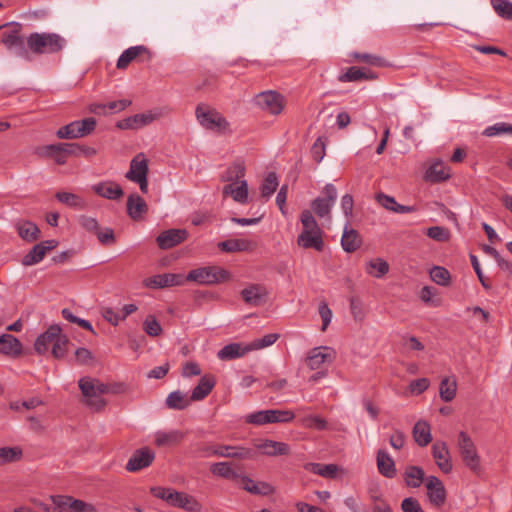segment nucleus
Returning <instances> with one entry per match:
<instances>
[{
  "label": "nucleus",
  "instance_id": "2eb2a0df",
  "mask_svg": "<svg viewBox=\"0 0 512 512\" xmlns=\"http://www.w3.org/2000/svg\"><path fill=\"white\" fill-rule=\"evenodd\" d=\"M432 455L438 468L444 473L452 471L450 452L446 442L435 441L432 445Z\"/></svg>",
  "mask_w": 512,
  "mask_h": 512
},
{
  "label": "nucleus",
  "instance_id": "b1692460",
  "mask_svg": "<svg viewBox=\"0 0 512 512\" xmlns=\"http://www.w3.org/2000/svg\"><path fill=\"white\" fill-rule=\"evenodd\" d=\"M92 190L99 196L116 200L123 196L124 192L122 187L113 181H103L92 186Z\"/></svg>",
  "mask_w": 512,
  "mask_h": 512
},
{
  "label": "nucleus",
  "instance_id": "f257e3e1",
  "mask_svg": "<svg viewBox=\"0 0 512 512\" xmlns=\"http://www.w3.org/2000/svg\"><path fill=\"white\" fill-rule=\"evenodd\" d=\"M28 60L32 55L57 54L61 52L67 41L57 33L33 32L26 37Z\"/></svg>",
  "mask_w": 512,
  "mask_h": 512
},
{
  "label": "nucleus",
  "instance_id": "4d7b16f0",
  "mask_svg": "<svg viewBox=\"0 0 512 512\" xmlns=\"http://www.w3.org/2000/svg\"><path fill=\"white\" fill-rule=\"evenodd\" d=\"M429 274L431 280L435 282L437 285L448 286L450 283V272L444 267L434 266L433 268H431Z\"/></svg>",
  "mask_w": 512,
  "mask_h": 512
},
{
  "label": "nucleus",
  "instance_id": "6e6d98bb",
  "mask_svg": "<svg viewBox=\"0 0 512 512\" xmlns=\"http://www.w3.org/2000/svg\"><path fill=\"white\" fill-rule=\"evenodd\" d=\"M490 2L499 17L512 21V2L509 0H491Z\"/></svg>",
  "mask_w": 512,
  "mask_h": 512
},
{
  "label": "nucleus",
  "instance_id": "8fccbe9b",
  "mask_svg": "<svg viewBox=\"0 0 512 512\" xmlns=\"http://www.w3.org/2000/svg\"><path fill=\"white\" fill-rule=\"evenodd\" d=\"M23 451L19 446L0 447V466L19 461Z\"/></svg>",
  "mask_w": 512,
  "mask_h": 512
},
{
  "label": "nucleus",
  "instance_id": "ddd939ff",
  "mask_svg": "<svg viewBox=\"0 0 512 512\" xmlns=\"http://www.w3.org/2000/svg\"><path fill=\"white\" fill-rule=\"evenodd\" d=\"M186 276L183 274L164 273L152 276L144 281L145 286L151 288H166L183 285Z\"/></svg>",
  "mask_w": 512,
  "mask_h": 512
},
{
  "label": "nucleus",
  "instance_id": "774afa93",
  "mask_svg": "<svg viewBox=\"0 0 512 512\" xmlns=\"http://www.w3.org/2000/svg\"><path fill=\"white\" fill-rule=\"evenodd\" d=\"M75 360L80 365H89L93 363L94 356L87 348L80 347L75 351Z\"/></svg>",
  "mask_w": 512,
  "mask_h": 512
},
{
  "label": "nucleus",
  "instance_id": "a18cd8bd",
  "mask_svg": "<svg viewBox=\"0 0 512 512\" xmlns=\"http://www.w3.org/2000/svg\"><path fill=\"white\" fill-rule=\"evenodd\" d=\"M210 472L224 479H238L240 475L233 469L230 462H216L210 465Z\"/></svg>",
  "mask_w": 512,
  "mask_h": 512
},
{
  "label": "nucleus",
  "instance_id": "473e14b6",
  "mask_svg": "<svg viewBox=\"0 0 512 512\" xmlns=\"http://www.w3.org/2000/svg\"><path fill=\"white\" fill-rule=\"evenodd\" d=\"M450 178V169L442 161L434 162L425 172V180L439 183Z\"/></svg>",
  "mask_w": 512,
  "mask_h": 512
},
{
  "label": "nucleus",
  "instance_id": "1a4fd4ad",
  "mask_svg": "<svg viewBox=\"0 0 512 512\" xmlns=\"http://www.w3.org/2000/svg\"><path fill=\"white\" fill-rule=\"evenodd\" d=\"M458 447L465 465L473 472L481 471L480 456L470 436L461 431L458 436Z\"/></svg>",
  "mask_w": 512,
  "mask_h": 512
},
{
  "label": "nucleus",
  "instance_id": "e433bc0d",
  "mask_svg": "<svg viewBox=\"0 0 512 512\" xmlns=\"http://www.w3.org/2000/svg\"><path fill=\"white\" fill-rule=\"evenodd\" d=\"M297 243L303 248H313L317 252H323L324 243L322 233H309L302 231L298 236Z\"/></svg>",
  "mask_w": 512,
  "mask_h": 512
},
{
  "label": "nucleus",
  "instance_id": "c85d7f7f",
  "mask_svg": "<svg viewBox=\"0 0 512 512\" xmlns=\"http://www.w3.org/2000/svg\"><path fill=\"white\" fill-rule=\"evenodd\" d=\"M21 342L11 334L0 336V353L8 357H18L22 353Z\"/></svg>",
  "mask_w": 512,
  "mask_h": 512
},
{
  "label": "nucleus",
  "instance_id": "680f3d73",
  "mask_svg": "<svg viewBox=\"0 0 512 512\" xmlns=\"http://www.w3.org/2000/svg\"><path fill=\"white\" fill-rule=\"evenodd\" d=\"M279 339V334L271 333L263 336L262 338L255 339L249 343L250 352L254 350L263 349L273 345Z\"/></svg>",
  "mask_w": 512,
  "mask_h": 512
},
{
  "label": "nucleus",
  "instance_id": "4468645a",
  "mask_svg": "<svg viewBox=\"0 0 512 512\" xmlns=\"http://www.w3.org/2000/svg\"><path fill=\"white\" fill-rule=\"evenodd\" d=\"M155 458V454L149 448L136 450L126 464V469L130 472H136L150 466Z\"/></svg>",
  "mask_w": 512,
  "mask_h": 512
},
{
  "label": "nucleus",
  "instance_id": "412c9836",
  "mask_svg": "<svg viewBox=\"0 0 512 512\" xmlns=\"http://www.w3.org/2000/svg\"><path fill=\"white\" fill-rule=\"evenodd\" d=\"M218 247L224 253L256 252V243L247 239H229L218 243Z\"/></svg>",
  "mask_w": 512,
  "mask_h": 512
},
{
  "label": "nucleus",
  "instance_id": "72a5a7b5",
  "mask_svg": "<svg viewBox=\"0 0 512 512\" xmlns=\"http://www.w3.org/2000/svg\"><path fill=\"white\" fill-rule=\"evenodd\" d=\"M18 235L27 242H34L40 237L38 226L28 220H19L15 223Z\"/></svg>",
  "mask_w": 512,
  "mask_h": 512
},
{
  "label": "nucleus",
  "instance_id": "bb28decb",
  "mask_svg": "<svg viewBox=\"0 0 512 512\" xmlns=\"http://www.w3.org/2000/svg\"><path fill=\"white\" fill-rule=\"evenodd\" d=\"M377 74L368 68L352 66L338 77L340 82H356L361 80H375Z\"/></svg>",
  "mask_w": 512,
  "mask_h": 512
},
{
  "label": "nucleus",
  "instance_id": "393cba45",
  "mask_svg": "<svg viewBox=\"0 0 512 512\" xmlns=\"http://www.w3.org/2000/svg\"><path fill=\"white\" fill-rule=\"evenodd\" d=\"M61 332L58 325H51L44 333L40 334L34 343V349L38 354H45L49 351L55 337Z\"/></svg>",
  "mask_w": 512,
  "mask_h": 512
},
{
  "label": "nucleus",
  "instance_id": "338daca9",
  "mask_svg": "<svg viewBox=\"0 0 512 512\" xmlns=\"http://www.w3.org/2000/svg\"><path fill=\"white\" fill-rule=\"evenodd\" d=\"M325 142L321 137L317 138L311 147L312 158L317 162H321L325 156Z\"/></svg>",
  "mask_w": 512,
  "mask_h": 512
},
{
  "label": "nucleus",
  "instance_id": "37998d69",
  "mask_svg": "<svg viewBox=\"0 0 512 512\" xmlns=\"http://www.w3.org/2000/svg\"><path fill=\"white\" fill-rule=\"evenodd\" d=\"M419 299L426 305L431 307H439L442 305V298L436 289L433 286H424L419 291Z\"/></svg>",
  "mask_w": 512,
  "mask_h": 512
},
{
  "label": "nucleus",
  "instance_id": "a211bd4d",
  "mask_svg": "<svg viewBox=\"0 0 512 512\" xmlns=\"http://www.w3.org/2000/svg\"><path fill=\"white\" fill-rule=\"evenodd\" d=\"M187 236L185 229H169L163 231L156 238V242L161 249H170L186 240Z\"/></svg>",
  "mask_w": 512,
  "mask_h": 512
},
{
  "label": "nucleus",
  "instance_id": "c03bdc74",
  "mask_svg": "<svg viewBox=\"0 0 512 512\" xmlns=\"http://www.w3.org/2000/svg\"><path fill=\"white\" fill-rule=\"evenodd\" d=\"M424 480V470L415 465L407 466L404 472V481L408 487L418 488Z\"/></svg>",
  "mask_w": 512,
  "mask_h": 512
},
{
  "label": "nucleus",
  "instance_id": "423d86ee",
  "mask_svg": "<svg viewBox=\"0 0 512 512\" xmlns=\"http://www.w3.org/2000/svg\"><path fill=\"white\" fill-rule=\"evenodd\" d=\"M201 457H224L235 459H254L256 453L250 448L231 445H203L199 448Z\"/></svg>",
  "mask_w": 512,
  "mask_h": 512
},
{
  "label": "nucleus",
  "instance_id": "20e7f679",
  "mask_svg": "<svg viewBox=\"0 0 512 512\" xmlns=\"http://www.w3.org/2000/svg\"><path fill=\"white\" fill-rule=\"evenodd\" d=\"M231 279V273L219 266L199 267L191 270L186 276V281L209 286L226 283Z\"/></svg>",
  "mask_w": 512,
  "mask_h": 512
},
{
  "label": "nucleus",
  "instance_id": "a878e982",
  "mask_svg": "<svg viewBox=\"0 0 512 512\" xmlns=\"http://www.w3.org/2000/svg\"><path fill=\"white\" fill-rule=\"evenodd\" d=\"M173 507L183 509L187 512H201V503L192 495L176 491L172 502Z\"/></svg>",
  "mask_w": 512,
  "mask_h": 512
},
{
  "label": "nucleus",
  "instance_id": "13d9d810",
  "mask_svg": "<svg viewBox=\"0 0 512 512\" xmlns=\"http://www.w3.org/2000/svg\"><path fill=\"white\" fill-rule=\"evenodd\" d=\"M69 343L68 338L65 335H62L61 332L52 342L51 354L54 358L60 359L63 358L67 351V345Z\"/></svg>",
  "mask_w": 512,
  "mask_h": 512
},
{
  "label": "nucleus",
  "instance_id": "f8f14e48",
  "mask_svg": "<svg viewBox=\"0 0 512 512\" xmlns=\"http://www.w3.org/2000/svg\"><path fill=\"white\" fill-rule=\"evenodd\" d=\"M426 488L430 503L441 507L446 501V490L442 481L436 476H429L426 478Z\"/></svg>",
  "mask_w": 512,
  "mask_h": 512
},
{
  "label": "nucleus",
  "instance_id": "4be33fe9",
  "mask_svg": "<svg viewBox=\"0 0 512 512\" xmlns=\"http://www.w3.org/2000/svg\"><path fill=\"white\" fill-rule=\"evenodd\" d=\"M146 55L147 60L151 59V53L146 46L138 45L126 49L117 60L118 69H126L128 65L138 57Z\"/></svg>",
  "mask_w": 512,
  "mask_h": 512
},
{
  "label": "nucleus",
  "instance_id": "052dcab7",
  "mask_svg": "<svg viewBox=\"0 0 512 512\" xmlns=\"http://www.w3.org/2000/svg\"><path fill=\"white\" fill-rule=\"evenodd\" d=\"M501 134H509L512 135V124L506 122H499L492 126L487 127L483 131V135L487 137H494Z\"/></svg>",
  "mask_w": 512,
  "mask_h": 512
},
{
  "label": "nucleus",
  "instance_id": "5fc2aeb1",
  "mask_svg": "<svg viewBox=\"0 0 512 512\" xmlns=\"http://www.w3.org/2000/svg\"><path fill=\"white\" fill-rule=\"evenodd\" d=\"M352 57L354 58V60H356L358 62L366 63V64H369L372 66H376V67L388 66L387 61L384 58L377 56V55H373V54H369V53L354 52L352 54Z\"/></svg>",
  "mask_w": 512,
  "mask_h": 512
},
{
  "label": "nucleus",
  "instance_id": "0e129e2a",
  "mask_svg": "<svg viewBox=\"0 0 512 512\" xmlns=\"http://www.w3.org/2000/svg\"><path fill=\"white\" fill-rule=\"evenodd\" d=\"M143 330L151 337H157L162 333V327L155 316L148 315L143 322Z\"/></svg>",
  "mask_w": 512,
  "mask_h": 512
},
{
  "label": "nucleus",
  "instance_id": "69168bd1",
  "mask_svg": "<svg viewBox=\"0 0 512 512\" xmlns=\"http://www.w3.org/2000/svg\"><path fill=\"white\" fill-rule=\"evenodd\" d=\"M150 492L155 496L156 498H159L161 500L166 501L170 505H172L173 499H174V493L176 490L172 488H164L160 486L152 487L150 489Z\"/></svg>",
  "mask_w": 512,
  "mask_h": 512
},
{
  "label": "nucleus",
  "instance_id": "49530a36",
  "mask_svg": "<svg viewBox=\"0 0 512 512\" xmlns=\"http://www.w3.org/2000/svg\"><path fill=\"white\" fill-rule=\"evenodd\" d=\"M389 271V264L383 258H370L366 263V272L375 278H381Z\"/></svg>",
  "mask_w": 512,
  "mask_h": 512
},
{
  "label": "nucleus",
  "instance_id": "bf43d9fd",
  "mask_svg": "<svg viewBox=\"0 0 512 512\" xmlns=\"http://www.w3.org/2000/svg\"><path fill=\"white\" fill-rule=\"evenodd\" d=\"M300 220L303 225V231H308L309 233H322L310 210H304L301 213Z\"/></svg>",
  "mask_w": 512,
  "mask_h": 512
},
{
  "label": "nucleus",
  "instance_id": "4c0bfd02",
  "mask_svg": "<svg viewBox=\"0 0 512 512\" xmlns=\"http://www.w3.org/2000/svg\"><path fill=\"white\" fill-rule=\"evenodd\" d=\"M412 435L415 442L420 447L427 446L432 440L430 425L423 420H419L415 423L412 430Z\"/></svg>",
  "mask_w": 512,
  "mask_h": 512
},
{
  "label": "nucleus",
  "instance_id": "39448f33",
  "mask_svg": "<svg viewBox=\"0 0 512 512\" xmlns=\"http://www.w3.org/2000/svg\"><path fill=\"white\" fill-rule=\"evenodd\" d=\"M195 116L199 124L206 130L218 133L230 132V123L216 109L206 104H198L195 109Z\"/></svg>",
  "mask_w": 512,
  "mask_h": 512
},
{
  "label": "nucleus",
  "instance_id": "7ed1b4c3",
  "mask_svg": "<svg viewBox=\"0 0 512 512\" xmlns=\"http://www.w3.org/2000/svg\"><path fill=\"white\" fill-rule=\"evenodd\" d=\"M79 388L85 398V403L91 409L99 411L105 407L106 401L102 396L108 394V384L95 378L83 377L79 380Z\"/></svg>",
  "mask_w": 512,
  "mask_h": 512
},
{
  "label": "nucleus",
  "instance_id": "09e8293b",
  "mask_svg": "<svg viewBox=\"0 0 512 512\" xmlns=\"http://www.w3.org/2000/svg\"><path fill=\"white\" fill-rule=\"evenodd\" d=\"M457 383L454 378H444L439 387V394L443 401L450 402L456 396Z\"/></svg>",
  "mask_w": 512,
  "mask_h": 512
},
{
  "label": "nucleus",
  "instance_id": "7c9ffc66",
  "mask_svg": "<svg viewBox=\"0 0 512 512\" xmlns=\"http://www.w3.org/2000/svg\"><path fill=\"white\" fill-rule=\"evenodd\" d=\"M216 380L211 375H204L199 383L194 387L191 393V400L193 401H201L206 398L210 392L215 387Z\"/></svg>",
  "mask_w": 512,
  "mask_h": 512
},
{
  "label": "nucleus",
  "instance_id": "a19ab883",
  "mask_svg": "<svg viewBox=\"0 0 512 512\" xmlns=\"http://www.w3.org/2000/svg\"><path fill=\"white\" fill-rule=\"evenodd\" d=\"M341 245L345 252L353 253L360 247L361 237L356 230L345 227L341 239Z\"/></svg>",
  "mask_w": 512,
  "mask_h": 512
},
{
  "label": "nucleus",
  "instance_id": "3c124183",
  "mask_svg": "<svg viewBox=\"0 0 512 512\" xmlns=\"http://www.w3.org/2000/svg\"><path fill=\"white\" fill-rule=\"evenodd\" d=\"M183 437L184 435L180 431L158 432L155 437V443L157 446L177 444Z\"/></svg>",
  "mask_w": 512,
  "mask_h": 512
},
{
  "label": "nucleus",
  "instance_id": "9b49d317",
  "mask_svg": "<svg viewBox=\"0 0 512 512\" xmlns=\"http://www.w3.org/2000/svg\"><path fill=\"white\" fill-rule=\"evenodd\" d=\"M51 499L58 507H67V510H60L59 512H98L94 505L70 496L57 495L51 496Z\"/></svg>",
  "mask_w": 512,
  "mask_h": 512
},
{
  "label": "nucleus",
  "instance_id": "dca6fc26",
  "mask_svg": "<svg viewBox=\"0 0 512 512\" xmlns=\"http://www.w3.org/2000/svg\"><path fill=\"white\" fill-rule=\"evenodd\" d=\"M333 354V351L328 347H315L310 350L305 361L311 370H317L325 363L332 362Z\"/></svg>",
  "mask_w": 512,
  "mask_h": 512
},
{
  "label": "nucleus",
  "instance_id": "5701e85b",
  "mask_svg": "<svg viewBox=\"0 0 512 512\" xmlns=\"http://www.w3.org/2000/svg\"><path fill=\"white\" fill-rule=\"evenodd\" d=\"M243 300L252 306H260L266 301L267 291L264 286L252 284L241 291Z\"/></svg>",
  "mask_w": 512,
  "mask_h": 512
},
{
  "label": "nucleus",
  "instance_id": "6e6552de",
  "mask_svg": "<svg viewBox=\"0 0 512 512\" xmlns=\"http://www.w3.org/2000/svg\"><path fill=\"white\" fill-rule=\"evenodd\" d=\"M254 102L258 108L271 115H279L286 106L285 97L277 91L267 90L258 93Z\"/></svg>",
  "mask_w": 512,
  "mask_h": 512
},
{
  "label": "nucleus",
  "instance_id": "2f4dec72",
  "mask_svg": "<svg viewBox=\"0 0 512 512\" xmlns=\"http://www.w3.org/2000/svg\"><path fill=\"white\" fill-rule=\"evenodd\" d=\"M377 468L379 473L386 478H394L397 474L394 460L385 450L377 452Z\"/></svg>",
  "mask_w": 512,
  "mask_h": 512
},
{
  "label": "nucleus",
  "instance_id": "de8ad7c7",
  "mask_svg": "<svg viewBox=\"0 0 512 512\" xmlns=\"http://www.w3.org/2000/svg\"><path fill=\"white\" fill-rule=\"evenodd\" d=\"M305 469L322 477L333 478L336 476L338 466L335 464L308 463Z\"/></svg>",
  "mask_w": 512,
  "mask_h": 512
},
{
  "label": "nucleus",
  "instance_id": "c756f323",
  "mask_svg": "<svg viewBox=\"0 0 512 512\" xmlns=\"http://www.w3.org/2000/svg\"><path fill=\"white\" fill-rule=\"evenodd\" d=\"M245 174L246 167L244 165V162L235 161L226 168V170L222 173L220 179L223 182H227V184H237L245 180Z\"/></svg>",
  "mask_w": 512,
  "mask_h": 512
},
{
  "label": "nucleus",
  "instance_id": "0eeeda50",
  "mask_svg": "<svg viewBox=\"0 0 512 512\" xmlns=\"http://www.w3.org/2000/svg\"><path fill=\"white\" fill-rule=\"evenodd\" d=\"M97 126V121L93 117H88L82 120L72 121L69 124L62 126L56 132L59 139H78L86 137L93 133Z\"/></svg>",
  "mask_w": 512,
  "mask_h": 512
},
{
  "label": "nucleus",
  "instance_id": "603ef678",
  "mask_svg": "<svg viewBox=\"0 0 512 512\" xmlns=\"http://www.w3.org/2000/svg\"><path fill=\"white\" fill-rule=\"evenodd\" d=\"M267 421L270 423H288L295 417L294 413L290 410H266Z\"/></svg>",
  "mask_w": 512,
  "mask_h": 512
},
{
  "label": "nucleus",
  "instance_id": "6ab92c4d",
  "mask_svg": "<svg viewBox=\"0 0 512 512\" xmlns=\"http://www.w3.org/2000/svg\"><path fill=\"white\" fill-rule=\"evenodd\" d=\"M148 159L144 153H138L130 162V168L125 174V178L135 181L148 175Z\"/></svg>",
  "mask_w": 512,
  "mask_h": 512
},
{
  "label": "nucleus",
  "instance_id": "58836bf2",
  "mask_svg": "<svg viewBox=\"0 0 512 512\" xmlns=\"http://www.w3.org/2000/svg\"><path fill=\"white\" fill-rule=\"evenodd\" d=\"M55 198L60 203L73 209L83 210L87 207V202L81 196L71 192L58 191L55 194Z\"/></svg>",
  "mask_w": 512,
  "mask_h": 512
},
{
  "label": "nucleus",
  "instance_id": "aec40b11",
  "mask_svg": "<svg viewBox=\"0 0 512 512\" xmlns=\"http://www.w3.org/2000/svg\"><path fill=\"white\" fill-rule=\"evenodd\" d=\"M127 214L135 221L142 220L148 212V205L137 193H132L127 199Z\"/></svg>",
  "mask_w": 512,
  "mask_h": 512
},
{
  "label": "nucleus",
  "instance_id": "e2e57ef3",
  "mask_svg": "<svg viewBox=\"0 0 512 512\" xmlns=\"http://www.w3.org/2000/svg\"><path fill=\"white\" fill-rule=\"evenodd\" d=\"M58 245L56 240L42 241L33 246L26 256H45V254Z\"/></svg>",
  "mask_w": 512,
  "mask_h": 512
},
{
  "label": "nucleus",
  "instance_id": "f03ea898",
  "mask_svg": "<svg viewBox=\"0 0 512 512\" xmlns=\"http://www.w3.org/2000/svg\"><path fill=\"white\" fill-rule=\"evenodd\" d=\"M1 43L17 57L28 60V45L23 35V25L19 22H8L0 26Z\"/></svg>",
  "mask_w": 512,
  "mask_h": 512
},
{
  "label": "nucleus",
  "instance_id": "f704fd0d",
  "mask_svg": "<svg viewBox=\"0 0 512 512\" xmlns=\"http://www.w3.org/2000/svg\"><path fill=\"white\" fill-rule=\"evenodd\" d=\"M243 483V489L255 495H270L274 492V487L267 482H255L250 477L243 475L239 477Z\"/></svg>",
  "mask_w": 512,
  "mask_h": 512
},
{
  "label": "nucleus",
  "instance_id": "c9c22d12",
  "mask_svg": "<svg viewBox=\"0 0 512 512\" xmlns=\"http://www.w3.org/2000/svg\"><path fill=\"white\" fill-rule=\"evenodd\" d=\"M249 352L250 348L248 344L231 343L220 349L217 353V357L220 360H232L242 357Z\"/></svg>",
  "mask_w": 512,
  "mask_h": 512
},
{
  "label": "nucleus",
  "instance_id": "9d476101",
  "mask_svg": "<svg viewBox=\"0 0 512 512\" xmlns=\"http://www.w3.org/2000/svg\"><path fill=\"white\" fill-rule=\"evenodd\" d=\"M322 193L324 196L315 198L311 203V207L319 218L330 220L331 209L337 199V189L333 184L328 183L324 186Z\"/></svg>",
  "mask_w": 512,
  "mask_h": 512
},
{
  "label": "nucleus",
  "instance_id": "ea45409f",
  "mask_svg": "<svg viewBox=\"0 0 512 512\" xmlns=\"http://www.w3.org/2000/svg\"><path fill=\"white\" fill-rule=\"evenodd\" d=\"M376 199H377L378 203L380 205H382L384 208H386L387 210L396 212V213H401V214L411 213L416 210L414 206H405V205L398 204L393 197L388 196L383 193L378 194Z\"/></svg>",
  "mask_w": 512,
  "mask_h": 512
},
{
  "label": "nucleus",
  "instance_id": "864d4df0",
  "mask_svg": "<svg viewBox=\"0 0 512 512\" xmlns=\"http://www.w3.org/2000/svg\"><path fill=\"white\" fill-rule=\"evenodd\" d=\"M278 185L279 182L276 173L269 172L261 184V196L263 198H270L272 194L277 190Z\"/></svg>",
  "mask_w": 512,
  "mask_h": 512
},
{
  "label": "nucleus",
  "instance_id": "f3484780",
  "mask_svg": "<svg viewBox=\"0 0 512 512\" xmlns=\"http://www.w3.org/2000/svg\"><path fill=\"white\" fill-rule=\"evenodd\" d=\"M254 446L261 452V454L271 457L288 455L290 453V447L288 444L269 439L255 441Z\"/></svg>",
  "mask_w": 512,
  "mask_h": 512
},
{
  "label": "nucleus",
  "instance_id": "cd10ccee",
  "mask_svg": "<svg viewBox=\"0 0 512 512\" xmlns=\"http://www.w3.org/2000/svg\"><path fill=\"white\" fill-rule=\"evenodd\" d=\"M222 193L224 196H231L235 202L246 204L248 202V183L243 180L237 184H226Z\"/></svg>",
  "mask_w": 512,
  "mask_h": 512
},
{
  "label": "nucleus",
  "instance_id": "79ce46f5",
  "mask_svg": "<svg viewBox=\"0 0 512 512\" xmlns=\"http://www.w3.org/2000/svg\"><path fill=\"white\" fill-rule=\"evenodd\" d=\"M165 403L169 409L184 410L188 406H190V404L192 403V400L185 393L177 390V391L171 392L167 396Z\"/></svg>",
  "mask_w": 512,
  "mask_h": 512
}]
</instances>
